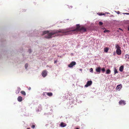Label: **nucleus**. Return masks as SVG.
<instances>
[{"instance_id": "nucleus-1", "label": "nucleus", "mask_w": 129, "mask_h": 129, "mask_svg": "<svg viewBox=\"0 0 129 129\" xmlns=\"http://www.w3.org/2000/svg\"><path fill=\"white\" fill-rule=\"evenodd\" d=\"M47 33L48 34L45 36V37L48 39L51 38L52 36L54 35H55V36H57L65 35V32L63 30H54L50 33H49L48 31H45L43 32V35Z\"/></svg>"}, {"instance_id": "nucleus-2", "label": "nucleus", "mask_w": 129, "mask_h": 129, "mask_svg": "<svg viewBox=\"0 0 129 129\" xmlns=\"http://www.w3.org/2000/svg\"><path fill=\"white\" fill-rule=\"evenodd\" d=\"M80 26L79 24L76 25V28L71 29V28H70L67 29L66 30H63L65 32V35L72 34H74V32L76 31L77 33L78 31H79L80 29Z\"/></svg>"}, {"instance_id": "nucleus-3", "label": "nucleus", "mask_w": 129, "mask_h": 129, "mask_svg": "<svg viewBox=\"0 0 129 129\" xmlns=\"http://www.w3.org/2000/svg\"><path fill=\"white\" fill-rule=\"evenodd\" d=\"M76 63L75 61H73L72 62L68 65L69 67L71 68L73 67V66L76 64Z\"/></svg>"}, {"instance_id": "nucleus-4", "label": "nucleus", "mask_w": 129, "mask_h": 129, "mask_svg": "<svg viewBox=\"0 0 129 129\" xmlns=\"http://www.w3.org/2000/svg\"><path fill=\"white\" fill-rule=\"evenodd\" d=\"M92 81L90 80L87 81L86 84L85 85V87H87L89 86H90L92 84Z\"/></svg>"}, {"instance_id": "nucleus-5", "label": "nucleus", "mask_w": 129, "mask_h": 129, "mask_svg": "<svg viewBox=\"0 0 129 129\" xmlns=\"http://www.w3.org/2000/svg\"><path fill=\"white\" fill-rule=\"evenodd\" d=\"M45 94H46L48 96H51L52 95V93L51 92H45L43 93V95L44 96L45 95Z\"/></svg>"}, {"instance_id": "nucleus-6", "label": "nucleus", "mask_w": 129, "mask_h": 129, "mask_svg": "<svg viewBox=\"0 0 129 129\" xmlns=\"http://www.w3.org/2000/svg\"><path fill=\"white\" fill-rule=\"evenodd\" d=\"M119 104L120 105H124L126 104V103L124 101L121 100L119 102Z\"/></svg>"}, {"instance_id": "nucleus-7", "label": "nucleus", "mask_w": 129, "mask_h": 129, "mask_svg": "<svg viewBox=\"0 0 129 129\" xmlns=\"http://www.w3.org/2000/svg\"><path fill=\"white\" fill-rule=\"evenodd\" d=\"M47 71L45 70L42 73V75L44 77H45L47 75Z\"/></svg>"}, {"instance_id": "nucleus-8", "label": "nucleus", "mask_w": 129, "mask_h": 129, "mask_svg": "<svg viewBox=\"0 0 129 129\" xmlns=\"http://www.w3.org/2000/svg\"><path fill=\"white\" fill-rule=\"evenodd\" d=\"M79 31L81 32H85L86 31V29L84 27H82L80 28Z\"/></svg>"}, {"instance_id": "nucleus-9", "label": "nucleus", "mask_w": 129, "mask_h": 129, "mask_svg": "<svg viewBox=\"0 0 129 129\" xmlns=\"http://www.w3.org/2000/svg\"><path fill=\"white\" fill-rule=\"evenodd\" d=\"M101 68L100 67H98L96 68V71L99 74H100L101 72Z\"/></svg>"}, {"instance_id": "nucleus-10", "label": "nucleus", "mask_w": 129, "mask_h": 129, "mask_svg": "<svg viewBox=\"0 0 129 129\" xmlns=\"http://www.w3.org/2000/svg\"><path fill=\"white\" fill-rule=\"evenodd\" d=\"M116 52L118 55H120L121 54V51L120 49H117Z\"/></svg>"}, {"instance_id": "nucleus-11", "label": "nucleus", "mask_w": 129, "mask_h": 129, "mask_svg": "<svg viewBox=\"0 0 129 129\" xmlns=\"http://www.w3.org/2000/svg\"><path fill=\"white\" fill-rule=\"evenodd\" d=\"M122 87V85L121 84L118 85L117 86L116 88L118 90H120Z\"/></svg>"}, {"instance_id": "nucleus-12", "label": "nucleus", "mask_w": 129, "mask_h": 129, "mask_svg": "<svg viewBox=\"0 0 129 129\" xmlns=\"http://www.w3.org/2000/svg\"><path fill=\"white\" fill-rule=\"evenodd\" d=\"M17 100L19 102H21L22 100V97L21 96H18L17 98Z\"/></svg>"}, {"instance_id": "nucleus-13", "label": "nucleus", "mask_w": 129, "mask_h": 129, "mask_svg": "<svg viewBox=\"0 0 129 129\" xmlns=\"http://www.w3.org/2000/svg\"><path fill=\"white\" fill-rule=\"evenodd\" d=\"M66 125V124L63 122H62L60 124V126L62 127H64Z\"/></svg>"}, {"instance_id": "nucleus-14", "label": "nucleus", "mask_w": 129, "mask_h": 129, "mask_svg": "<svg viewBox=\"0 0 129 129\" xmlns=\"http://www.w3.org/2000/svg\"><path fill=\"white\" fill-rule=\"evenodd\" d=\"M123 69V67L122 66H120L119 69V71L121 72H122Z\"/></svg>"}, {"instance_id": "nucleus-15", "label": "nucleus", "mask_w": 129, "mask_h": 129, "mask_svg": "<svg viewBox=\"0 0 129 129\" xmlns=\"http://www.w3.org/2000/svg\"><path fill=\"white\" fill-rule=\"evenodd\" d=\"M109 49L108 47H106L104 49V51L106 52H107L108 50H109Z\"/></svg>"}, {"instance_id": "nucleus-16", "label": "nucleus", "mask_w": 129, "mask_h": 129, "mask_svg": "<svg viewBox=\"0 0 129 129\" xmlns=\"http://www.w3.org/2000/svg\"><path fill=\"white\" fill-rule=\"evenodd\" d=\"M111 72V71L109 69L107 70L106 73L107 74H109Z\"/></svg>"}, {"instance_id": "nucleus-17", "label": "nucleus", "mask_w": 129, "mask_h": 129, "mask_svg": "<svg viewBox=\"0 0 129 129\" xmlns=\"http://www.w3.org/2000/svg\"><path fill=\"white\" fill-rule=\"evenodd\" d=\"M115 48H116L117 49H120V46L117 44H116L115 45Z\"/></svg>"}, {"instance_id": "nucleus-18", "label": "nucleus", "mask_w": 129, "mask_h": 129, "mask_svg": "<svg viewBox=\"0 0 129 129\" xmlns=\"http://www.w3.org/2000/svg\"><path fill=\"white\" fill-rule=\"evenodd\" d=\"M21 93L24 95H26V93L24 91H22L21 92Z\"/></svg>"}, {"instance_id": "nucleus-19", "label": "nucleus", "mask_w": 129, "mask_h": 129, "mask_svg": "<svg viewBox=\"0 0 129 129\" xmlns=\"http://www.w3.org/2000/svg\"><path fill=\"white\" fill-rule=\"evenodd\" d=\"M114 74H116L118 73L117 70L116 68L114 69Z\"/></svg>"}, {"instance_id": "nucleus-20", "label": "nucleus", "mask_w": 129, "mask_h": 129, "mask_svg": "<svg viewBox=\"0 0 129 129\" xmlns=\"http://www.w3.org/2000/svg\"><path fill=\"white\" fill-rule=\"evenodd\" d=\"M28 67V64L26 63L25 64V67L26 69Z\"/></svg>"}, {"instance_id": "nucleus-21", "label": "nucleus", "mask_w": 129, "mask_h": 129, "mask_svg": "<svg viewBox=\"0 0 129 129\" xmlns=\"http://www.w3.org/2000/svg\"><path fill=\"white\" fill-rule=\"evenodd\" d=\"M110 32V31L109 30H105L104 31V32L105 33H107V32L108 33V32Z\"/></svg>"}, {"instance_id": "nucleus-22", "label": "nucleus", "mask_w": 129, "mask_h": 129, "mask_svg": "<svg viewBox=\"0 0 129 129\" xmlns=\"http://www.w3.org/2000/svg\"><path fill=\"white\" fill-rule=\"evenodd\" d=\"M105 69L104 68H103L102 69V71L103 73H104L105 71Z\"/></svg>"}, {"instance_id": "nucleus-23", "label": "nucleus", "mask_w": 129, "mask_h": 129, "mask_svg": "<svg viewBox=\"0 0 129 129\" xmlns=\"http://www.w3.org/2000/svg\"><path fill=\"white\" fill-rule=\"evenodd\" d=\"M103 24V23L101 22H99V24L100 25H102Z\"/></svg>"}, {"instance_id": "nucleus-24", "label": "nucleus", "mask_w": 129, "mask_h": 129, "mask_svg": "<svg viewBox=\"0 0 129 129\" xmlns=\"http://www.w3.org/2000/svg\"><path fill=\"white\" fill-rule=\"evenodd\" d=\"M99 15H105V14H102V13H98V14Z\"/></svg>"}, {"instance_id": "nucleus-25", "label": "nucleus", "mask_w": 129, "mask_h": 129, "mask_svg": "<svg viewBox=\"0 0 129 129\" xmlns=\"http://www.w3.org/2000/svg\"><path fill=\"white\" fill-rule=\"evenodd\" d=\"M89 70H90V72H92L93 71V69L92 68H91Z\"/></svg>"}, {"instance_id": "nucleus-26", "label": "nucleus", "mask_w": 129, "mask_h": 129, "mask_svg": "<svg viewBox=\"0 0 129 129\" xmlns=\"http://www.w3.org/2000/svg\"><path fill=\"white\" fill-rule=\"evenodd\" d=\"M31 127L32 128H34L35 127V125H32Z\"/></svg>"}, {"instance_id": "nucleus-27", "label": "nucleus", "mask_w": 129, "mask_h": 129, "mask_svg": "<svg viewBox=\"0 0 129 129\" xmlns=\"http://www.w3.org/2000/svg\"><path fill=\"white\" fill-rule=\"evenodd\" d=\"M128 56V55L127 54H126L125 55V58H127V56Z\"/></svg>"}, {"instance_id": "nucleus-28", "label": "nucleus", "mask_w": 129, "mask_h": 129, "mask_svg": "<svg viewBox=\"0 0 129 129\" xmlns=\"http://www.w3.org/2000/svg\"><path fill=\"white\" fill-rule=\"evenodd\" d=\"M28 51L30 53L31 52V50L30 49H29L28 50Z\"/></svg>"}, {"instance_id": "nucleus-29", "label": "nucleus", "mask_w": 129, "mask_h": 129, "mask_svg": "<svg viewBox=\"0 0 129 129\" xmlns=\"http://www.w3.org/2000/svg\"><path fill=\"white\" fill-rule=\"evenodd\" d=\"M123 14H126L129 15V13H123Z\"/></svg>"}, {"instance_id": "nucleus-30", "label": "nucleus", "mask_w": 129, "mask_h": 129, "mask_svg": "<svg viewBox=\"0 0 129 129\" xmlns=\"http://www.w3.org/2000/svg\"><path fill=\"white\" fill-rule=\"evenodd\" d=\"M57 62V60H55L54 61V63H56Z\"/></svg>"}, {"instance_id": "nucleus-31", "label": "nucleus", "mask_w": 129, "mask_h": 129, "mask_svg": "<svg viewBox=\"0 0 129 129\" xmlns=\"http://www.w3.org/2000/svg\"><path fill=\"white\" fill-rule=\"evenodd\" d=\"M128 31H129V26H128Z\"/></svg>"}, {"instance_id": "nucleus-32", "label": "nucleus", "mask_w": 129, "mask_h": 129, "mask_svg": "<svg viewBox=\"0 0 129 129\" xmlns=\"http://www.w3.org/2000/svg\"><path fill=\"white\" fill-rule=\"evenodd\" d=\"M119 29L122 30V29H121L120 28H119Z\"/></svg>"}, {"instance_id": "nucleus-33", "label": "nucleus", "mask_w": 129, "mask_h": 129, "mask_svg": "<svg viewBox=\"0 0 129 129\" xmlns=\"http://www.w3.org/2000/svg\"><path fill=\"white\" fill-rule=\"evenodd\" d=\"M76 129H79L78 128H77Z\"/></svg>"}, {"instance_id": "nucleus-34", "label": "nucleus", "mask_w": 129, "mask_h": 129, "mask_svg": "<svg viewBox=\"0 0 129 129\" xmlns=\"http://www.w3.org/2000/svg\"><path fill=\"white\" fill-rule=\"evenodd\" d=\"M27 129H30L29 128H27Z\"/></svg>"}, {"instance_id": "nucleus-35", "label": "nucleus", "mask_w": 129, "mask_h": 129, "mask_svg": "<svg viewBox=\"0 0 129 129\" xmlns=\"http://www.w3.org/2000/svg\"><path fill=\"white\" fill-rule=\"evenodd\" d=\"M19 89H20V88H19Z\"/></svg>"}]
</instances>
